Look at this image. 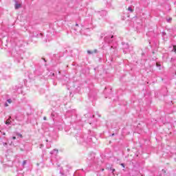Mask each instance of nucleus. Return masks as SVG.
Returning a JSON list of instances; mask_svg holds the SVG:
<instances>
[{
  "label": "nucleus",
  "mask_w": 176,
  "mask_h": 176,
  "mask_svg": "<svg viewBox=\"0 0 176 176\" xmlns=\"http://www.w3.org/2000/svg\"><path fill=\"white\" fill-rule=\"evenodd\" d=\"M6 107H8V104H6Z\"/></svg>",
  "instance_id": "2eb2a0df"
},
{
  "label": "nucleus",
  "mask_w": 176,
  "mask_h": 176,
  "mask_svg": "<svg viewBox=\"0 0 176 176\" xmlns=\"http://www.w3.org/2000/svg\"><path fill=\"white\" fill-rule=\"evenodd\" d=\"M23 164H25V161L23 162Z\"/></svg>",
  "instance_id": "4468645a"
},
{
  "label": "nucleus",
  "mask_w": 176,
  "mask_h": 176,
  "mask_svg": "<svg viewBox=\"0 0 176 176\" xmlns=\"http://www.w3.org/2000/svg\"><path fill=\"white\" fill-rule=\"evenodd\" d=\"M87 53H89V54H91V52L90 51H87Z\"/></svg>",
  "instance_id": "9b49d317"
},
{
  "label": "nucleus",
  "mask_w": 176,
  "mask_h": 176,
  "mask_svg": "<svg viewBox=\"0 0 176 176\" xmlns=\"http://www.w3.org/2000/svg\"><path fill=\"white\" fill-rule=\"evenodd\" d=\"M8 102H9V104H11V103H12V100L8 99Z\"/></svg>",
  "instance_id": "6e6552de"
},
{
  "label": "nucleus",
  "mask_w": 176,
  "mask_h": 176,
  "mask_svg": "<svg viewBox=\"0 0 176 176\" xmlns=\"http://www.w3.org/2000/svg\"><path fill=\"white\" fill-rule=\"evenodd\" d=\"M111 38H113V36H112Z\"/></svg>",
  "instance_id": "6ab92c4d"
},
{
  "label": "nucleus",
  "mask_w": 176,
  "mask_h": 176,
  "mask_svg": "<svg viewBox=\"0 0 176 176\" xmlns=\"http://www.w3.org/2000/svg\"><path fill=\"white\" fill-rule=\"evenodd\" d=\"M113 173L115 172V169H112Z\"/></svg>",
  "instance_id": "ddd939ff"
},
{
  "label": "nucleus",
  "mask_w": 176,
  "mask_h": 176,
  "mask_svg": "<svg viewBox=\"0 0 176 176\" xmlns=\"http://www.w3.org/2000/svg\"><path fill=\"white\" fill-rule=\"evenodd\" d=\"M76 25L78 27V24H76Z\"/></svg>",
  "instance_id": "f3484780"
},
{
  "label": "nucleus",
  "mask_w": 176,
  "mask_h": 176,
  "mask_svg": "<svg viewBox=\"0 0 176 176\" xmlns=\"http://www.w3.org/2000/svg\"><path fill=\"white\" fill-rule=\"evenodd\" d=\"M52 116H54V114H52Z\"/></svg>",
  "instance_id": "a211bd4d"
},
{
  "label": "nucleus",
  "mask_w": 176,
  "mask_h": 176,
  "mask_svg": "<svg viewBox=\"0 0 176 176\" xmlns=\"http://www.w3.org/2000/svg\"><path fill=\"white\" fill-rule=\"evenodd\" d=\"M43 120H46V117H44V118H43Z\"/></svg>",
  "instance_id": "f8f14e48"
},
{
  "label": "nucleus",
  "mask_w": 176,
  "mask_h": 176,
  "mask_svg": "<svg viewBox=\"0 0 176 176\" xmlns=\"http://www.w3.org/2000/svg\"><path fill=\"white\" fill-rule=\"evenodd\" d=\"M17 135H19V137L21 138H23V135H21V133H18Z\"/></svg>",
  "instance_id": "20e7f679"
},
{
  "label": "nucleus",
  "mask_w": 176,
  "mask_h": 176,
  "mask_svg": "<svg viewBox=\"0 0 176 176\" xmlns=\"http://www.w3.org/2000/svg\"><path fill=\"white\" fill-rule=\"evenodd\" d=\"M166 20H167L168 23H170V21H171V20H173V19L171 18H169V19H168Z\"/></svg>",
  "instance_id": "39448f33"
},
{
  "label": "nucleus",
  "mask_w": 176,
  "mask_h": 176,
  "mask_svg": "<svg viewBox=\"0 0 176 176\" xmlns=\"http://www.w3.org/2000/svg\"><path fill=\"white\" fill-rule=\"evenodd\" d=\"M173 50H174V52H176V45H174V46H173Z\"/></svg>",
  "instance_id": "0eeeda50"
},
{
  "label": "nucleus",
  "mask_w": 176,
  "mask_h": 176,
  "mask_svg": "<svg viewBox=\"0 0 176 176\" xmlns=\"http://www.w3.org/2000/svg\"><path fill=\"white\" fill-rule=\"evenodd\" d=\"M120 166H122V167H123L124 168V164H121Z\"/></svg>",
  "instance_id": "1a4fd4ad"
},
{
  "label": "nucleus",
  "mask_w": 176,
  "mask_h": 176,
  "mask_svg": "<svg viewBox=\"0 0 176 176\" xmlns=\"http://www.w3.org/2000/svg\"><path fill=\"white\" fill-rule=\"evenodd\" d=\"M128 10L131 12H133V8H131V7H129Z\"/></svg>",
  "instance_id": "7ed1b4c3"
},
{
  "label": "nucleus",
  "mask_w": 176,
  "mask_h": 176,
  "mask_svg": "<svg viewBox=\"0 0 176 176\" xmlns=\"http://www.w3.org/2000/svg\"><path fill=\"white\" fill-rule=\"evenodd\" d=\"M112 135H113V136L115 135V133H113Z\"/></svg>",
  "instance_id": "dca6fc26"
},
{
  "label": "nucleus",
  "mask_w": 176,
  "mask_h": 176,
  "mask_svg": "<svg viewBox=\"0 0 176 176\" xmlns=\"http://www.w3.org/2000/svg\"><path fill=\"white\" fill-rule=\"evenodd\" d=\"M3 146H8V143L3 142Z\"/></svg>",
  "instance_id": "423d86ee"
},
{
  "label": "nucleus",
  "mask_w": 176,
  "mask_h": 176,
  "mask_svg": "<svg viewBox=\"0 0 176 176\" xmlns=\"http://www.w3.org/2000/svg\"><path fill=\"white\" fill-rule=\"evenodd\" d=\"M12 140H16V136H13Z\"/></svg>",
  "instance_id": "9d476101"
},
{
  "label": "nucleus",
  "mask_w": 176,
  "mask_h": 176,
  "mask_svg": "<svg viewBox=\"0 0 176 176\" xmlns=\"http://www.w3.org/2000/svg\"><path fill=\"white\" fill-rule=\"evenodd\" d=\"M6 124H10V119H8L6 121Z\"/></svg>",
  "instance_id": "f03ea898"
},
{
  "label": "nucleus",
  "mask_w": 176,
  "mask_h": 176,
  "mask_svg": "<svg viewBox=\"0 0 176 176\" xmlns=\"http://www.w3.org/2000/svg\"><path fill=\"white\" fill-rule=\"evenodd\" d=\"M20 8H21V4L16 2V3H15V9H20Z\"/></svg>",
  "instance_id": "f257e3e1"
}]
</instances>
